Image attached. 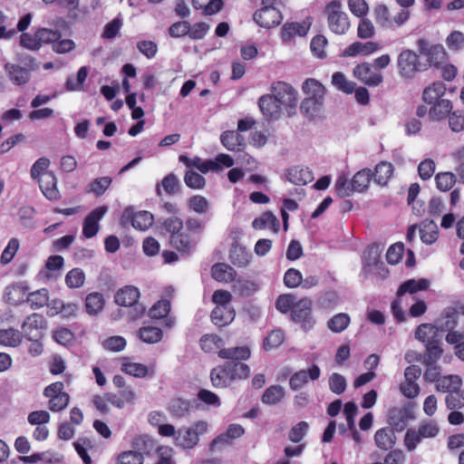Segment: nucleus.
Listing matches in <instances>:
<instances>
[{"instance_id":"nucleus-1","label":"nucleus","mask_w":464,"mask_h":464,"mask_svg":"<svg viewBox=\"0 0 464 464\" xmlns=\"http://www.w3.org/2000/svg\"><path fill=\"white\" fill-rule=\"evenodd\" d=\"M271 96L279 102L288 117H292L295 114L296 102H297V92L294 87L285 82H274L271 87Z\"/></svg>"},{"instance_id":"nucleus-2","label":"nucleus","mask_w":464,"mask_h":464,"mask_svg":"<svg viewBox=\"0 0 464 464\" xmlns=\"http://www.w3.org/2000/svg\"><path fill=\"white\" fill-rule=\"evenodd\" d=\"M341 9L342 3L338 0L329 2L324 8L328 27L335 34H346L351 25L347 14Z\"/></svg>"},{"instance_id":"nucleus-3","label":"nucleus","mask_w":464,"mask_h":464,"mask_svg":"<svg viewBox=\"0 0 464 464\" xmlns=\"http://www.w3.org/2000/svg\"><path fill=\"white\" fill-rule=\"evenodd\" d=\"M400 75L404 79H412L417 72L428 69L426 63H422L415 52L405 49L401 52L397 59Z\"/></svg>"},{"instance_id":"nucleus-4","label":"nucleus","mask_w":464,"mask_h":464,"mask_svg":"<svg viewBox=\"0 0 464 464\" xmlns=\"http://www.w3.org/2000/svg\"><path fill=\"white\" fill-rule=\"evenodd\" d=\"M140 291L136 286L125 285L119 289L114 296V301L121 306H133L130 317L132 319L140 318L145 313V306L138 303Z\"/></svg>"},{"instance_id":"nucleus-5","label":"nucleus","mask_w":464,"mask_h":464,"mask_svg":"<svg viewBox=\"0 0 464 464\" xmlns=\"http://www.w3.org/2000/svg\"><path fill=\"white\" fill-rule=\"evenodd\" d=\"M208 422L198 420L188 429H180L177 431L175 444L183 449H193L199 440V436L208 431Z\"/></svg>"},{"instance_id":"nucleus-6","label":"nucleus","mask_w":464,"mask_h":464,"mask_svg":"<svg viewBox=\"0 0 464 464\" xmlns=\"http://www.w3.org/2000/svg\"><path fill=\"white\" fill-rule=\"evenodd\" d=\"M313 302L310 298L304 297L297 301L291 313L292 320L299 324L304 331H309L315 324V318L312 313Z\"/></svg>"},{"instance_id":"nucleus-7","label":"nucleus","mask_w":464,"mask_h":464,"mask_svg":"<svg viewBox=\"0 0 464 464\" xmlns=\"http://www.w3.org/2000/svg\"><path fill=\"white\" fill-rule=\"evenodd\" d=\"M419 52L427 57L428 68L431 65L439 67L446 58V53L441 44H430L425 39L417 41Z\"/></svg>"},{"instance_id":"nucleus-8","label":"nucleus","mask_w":464,"mask_h":464,"mask_svg":"<svg viewBox=\"0 0 464 464\" xmlns=\"http://www.w3.org/2000/svg\"><path fill=\"white\" fill-rule=\"evenodd\" d=\"M253 19L260 27L270 29L279 25L283 16L276 7H261L255 12Z\"/></svg>"},{"instance_id":"nucleus-9","label":"nucleus","mask_w":464,"mask_h":464,"mask_svg":"<svg viewBox=\"0 0 464 464\" xmlns=\"http://www.w3.org/2000/svg\"><path fill=\"white\" fill-rule=\"evenodd\" d=\"M257 104L266 121L279 120L283 111H285L284 107L270 93L262 95L258 99Z\"/></svg>"},{"instance_id":"nucleus-10","label":"nucleus","mask_w":464,"mask_h":464,"mask_svg":"<svg viewBox=\"0 0 464 464\" xmlns=\"http://www.w3.org/2000/svg\"><path fill=\"white\" fill-rule=\"evenodd\" d=\"M353 74L369 87H376L383 81L382 75L380 72H374L372 65L368 63L357 64L353 70Z\"/></svg>"},{"instance_id":"nucleus-11","label":"nucleus","mask_w":464,"mask_h":464,"mask_svg":"<svg viewBox=\"0 0 464 464\" xmlns=\"http://www.w3.org/2000/svg\"><path fill=\"white\" fill-rule=\"evenodd\" d=\"M107 211L108 208L106 206L99 207L91 211L84 218L82 234L86 238H92L97 235L100 228L99 221Z\"/></svg>"},{"instance_id":"nucleus-12","label":"nucleus","mask_w":464,"mask_h":464,"mask_svg":"<svg viewBox=\"0 0 464 464\" xmlns=\"http://www.w3.org/2000/svg\"><path fill=\"white\" fill-rule=\"evenodd\" d=\"M198 402L196 399L185 400L182 398H173L169 403V412L176 419L188 417L191 411L198 408Z\"/></svg>"},{"instance_id":"nucleus-13","label":"nucleus","mask_w":464,"mask_h":464,"mask_svg":"<svg viewBox=\"0 0 464 464\" xmlns=\"http://www.w3.org/2000/svg\"><path fill=\"white\" fill-rule=\"evenodd\" d=\"M412 418V412L405 407L392 408L388 412L390 428L399 432L405 430L409 420Z\"/></svg>"},{"instance_id":"nucleus-14","label":"nucleus","mask_w":464,"mask_h":464,"mask_svg":"<svg viewBox=\"0 0 464 464\" xmlns=\"http://www.w3.org/2000/svg\"><path fill=\"white\" fill-rule=\"evenodd\" d=\"M320 374L321 370L319 366L314 363L307 369V371L301 370L295 372L289 380V386L292 390L296 391L302 388L305 383H307L308 380H318Z\"/></svg>"},{"instance_id":"nucleus-15","label":"nucleus","mask_w":464,"mask_h":464,"mask_svg":"<svg viewBox=\"0 0 464 464\" xmlns=\"http://www.w3.org/2000/svg\"><path fill=\"white\" fill-rule=\"evenodd\" d=\"M38 183L44 196L50 201H56L61 198V193L57 188V179L53 172H45Z\"/></svg>"},{"instance_id":"nucleus-16","label":"nucleus","mask_w":464,"mask_h":464,"mask_svg":"<svg viewBox=\"0 0 464 464\" xmlns=\"http://www.w3.org/2000/svg\"><path fill=\"white\" fill-rule=\"evenodd\" d=\"M9 81L15 85H24L30 81L31 72L28 69L17 64L6 63L4 66Z\"/></svg>"},{"instance_id":"nucleus-17","label":"nucleus","mask_w":464,"mask_h":464,"mask_svg":"<svg viewBox=\"0 0 464 464\" xmlns=\"http://www.w3.org/2000/svg\"><path fill=\"white\" fill-rule=\"evenodd\" d=\"M170 245L182 256H189L195 250L197 241L192 239L188 234L180 232L178 235L170 236Z\"/></svg>"},{"instance_id":"nucleus-18","label":"nucleus","mask_w":464,"mask_h":464,"mask_svg":"<svg viewBox=\"0 0 464 464\" xmlns=\"http://www.w3.org/2000/svg\"><path fill=\"white\" fill-rule=\"evenodd\" d=\"M286 179L295 185L304 186L314 179V175L307 167L294 166L287 169Z\"/></svg>"},{"instance_id":"nucleus-19","label":"nucleus","mask_w":464,"mask_h":464,"mask_svg":"<svg viewBox=\"0 0 464 464\" xmlns=\"http://www.w3.org/2000/svg\"><path fill=\"white\" fill-rule=\"evenodd\" d=\"M381 49V45L375 42H354L350 44L343 53V57H353L358 54L369 55Z\"/></svg>"},{"instance_id":"nucleus-20","label":"nucleus","mask_w":464,"mask_h":464,"mask_svg":"<svg viewBox=\"0 0 464 464\" xmlns=\"http://www.w3.org/2000/svg\"><path fill=\"white\" fill-rule=\"evenodd\" d=\"M43 324V317L38 314H33L22 324V335L24 334L27 339L40 338Z\"/></svg>"},{"instance_id":"nucleus-21","label":"nucleus","mask_w":464,"mask_h":464,"mask_svg":"<svg viewBox=\"0 0 464 464\" xmlns=\"http://www.w3.org/2000/svg\"><path fill=\"white\" fill-rule=\"evenodd\" d=\"M458 310L455 307L449 306L443 310L435 325L442 333L454 330L458 325Z\"/></svg>"},{"instance_id":"nucleus-22","label":"nucleus","mask_w":464,"mask_h":464,"mask_svg":"<svg viewBox=\"0 0 464 464\" xmlns=\"http://www.w3.org/2000/svg\"><path fill=\"white\" fill-rule=\"evenodd\" d=\"M219 358L227 362H243L250 358L251 352L247 346L222 348L218 352Z\"/></svg>"},{"instance_id":"nucleus-23","label":"nucleus","mask_w":464,"mask_h":464,"mask_svg":"<svg viewBox=\"0 0 464 464\" xmlns=\"http://www.w3.org/2000/svg\"><path fill=\"white\" fill-rule=\"evenodd\" d=\"M235 311L227 305H217L211 312V321L218 327H223L233 322Z\"/></svg>"},{"instance_id":"nucleus-24","label":"nucleus","mask_w":464,"mask_h":464,"mask_svg":"<svg viewBox=\"0 0 464 464\" xmlns=\"http://www.w3.org/2000/svg\"><path fill=\"white\" fill-rule=\"evenodd\" d=\"M311 23H286L281 30V36L284 41H289L295 35L305 36L310 29Z\"/></svg>"},{"instance_id":"nucleus-25","label":"nucleus","mask_w":464,"mask_h":464,"mask_svg":"<svg viewBox=\"0 0 464 464\" xmlns=\"http://www.w3.org/2000/svg\"><path fill=\"white\" fill-rule=\"evenodd\" d=\"M374 442L380 450H392L396 443L394 430L390 427L378 430L374 434Z\"/></svg>"},{"instance_id":"nucleus-26","label":"nucleus","mask_w":464,"mask_h":464,"mask_svg":"<svg viewBox=\"0 0 464 464\" xmlns=\"http://www.w3.org/2000/svg\"><path fill=\"white\" fill-rule=\"evenodd\" d=\"M438 326L431 324H421L415 330V338L424 344L433 340L441 339Z\"/></svg>"},{"instance_id":"nucleus-27","label":"nucleus","mask_w":464,"mask_h":464,"mask_svg":"<svg viewBox=\"0 0 464 464\" xmlns=\"http://www.w3.org/2000/svg\"><path fill=\"white\" fill-rule=\"evenodd\" d=\"M225 366L228 370L232 383L236 381L246 380L250 376V367L243 362H227Z\"/></svg>"},{"instance_id":"nucleus-28","label":"nucleus","mask_w":464,"mask_h":464,"mask_svg":"<svg viewBox=\"0 0 464 464\" xmlns=\"http://www.w3.org/2000/svg\"><path fill=\"white\" fill-rule=\"evenodd\" d=\"M209 377L211 384L217 389L227 388L232 384L225 363L214 367L210 371Z\"/></svg>"},{"instance_id":"nucleus-29","label":"nucleus","mask_w":464,"mask_h":464,"mask_svg":"<svg viewBox=\"0 0 464 464\" xmlns=\"http://www.w3.org/2000/svg\"><path fill=\"white\" fill-rule=\"evenodd\" d=\"M452 102L448 99H440L432 103L429 111V116L432 121H440L451 113Z\"/></svg>"},{"instance_id":"nucleus-30","label":"nucleus","mask_w":464,"mask_h":464,"mask_svg":"<svg viewBox=\"0 0 464 464\" xmlns=\"http://www.w3.org/2000/svg\"><path fill=\"white\" fill-rule=\"evenodd\" d=\"M252 255L251 253L242 245L234 244L229 252V259L231 263L238 267H243L250 263Z\"/></svg>"},{"instance_id":"nucleus-31","label":"nucleus","mask_w":464,"mask_h":464,"mask_svg":"<svg viewBox=\"0 0 464 464\" xmlns=\"http://www.w3.org/2000/svg\"><path fill=\"white\" fill-rule=\"evenodd\" d=\"M302 90L306 98L317 99L324 101L325 89L324 85L315 79H306L302 85Z\"/></svg>"},{"instance_id":"nucleus-32","label":"nucleus","mask_w":464,"mask_h":464,"mask_svg":"<svg viewBox=\"0 0 464 464\" xmlns=\"http://www.w3.org/2000/svg\"><path fill=\"white\" fill-rule=\"evenodd\" d=\"M372 176V171L367 168L357 171L351 179V186L354 192H364L368 188Z\"/></svg>"},{"instance_id":"nucleus-33","label":"nucleus","mask_w":464,"mask_h":464,"mask_svg":"<svg viewBox=\"0 0 464 464\" xmlns=\"http://www.w3.org/2000/svg\"><path fill=\"white\" fill-rule=\"evenodd\" d=\"M439 229L433 220H425L420 227V236L421 241L426 245H431L437 241Z\"/></svg>"},{"instance_id":"nucleus-34","label":"nucleus","mask_w":464,"mask_h":464,"mask_svg":"<svg viewBox=\"0 0 464 464\" xmlns=\"http://www.w3.org/2000/svg\"><path fill=\"white\" fill-rule=\"evenodd\" d=\"M105 305V299L102 293L92 292L85 298V309L87 314L96 315L102 312Z\"/></svg>"},{"instance_id":"nucleus-35","label":"nucleus","mask_w":464,"mask_h":464,"mask_svg":"<svg viewBox=\"0 0 464 464\" xmlns=\"http://www.w3.org/2000/svg\"><path fill=\"white\" fill-rule=\"evenodd\" d=\"M446 85L442 82H435L431 85L426 87L422 93V99L425 102L432 104L440 101L445 94Z\"/></svg>"},{"instance_id":"nucleus-36","label":"nucleus","mask_w":464,"mask_h":464,"mask_svg":"<svg viewBox=\"0 0 464 464\" xmlns=\"http://www.w3.org/2000/svg\"><path fill=\"white\" fill-rule=\"evenodd\" d=\"M372 173L374 181L378 185L385 186L393 173V166L390 162L381 161L376 165Z\"/></svg>"},{"instance_id":"nucleus-37","label":"nucleus","mask_w":464,"mask_h":464,"mask_svg":"<svg viewBox=\"0 0 464 464\" xmlns=\"http://www.w3.org/2000/svg\"><path fill=\"white\" fill-rule=\"evenodd\" d=\"M461 379L458 375H447L442 376L437 380L436 389L441 392H447L448 394L459 390L461 386Z\"/></svg>"},{"instance_id":"nucleus-38","label":"nucleus","mask_w":464,"mask_h":464,"mask_svg":"<svg viewBox=\"0 0 464 464\" xmlns=\"http://www.w3.org/2000/svg\"><path fill=\"white\" fill-rule=\"evenodd\" d=\"M430 283L427 279H409L401 284L397 291V295L401 296L406 293L415 294L418 291L428 289Z\"/></svg>"},{"instance_id":"nucleus-39","label":"nucleus","mask_w":464,"mask_h":464,"mask_svg":"<svg viewBox=\"0 0 464 464\" xmlns=\"http://www.w3.org/2000/svg\"><path fill=\"white\" fill-rule=\"evenodd\" d=\"M426 353L423 359L424 364H435L442 355L441 339L433 340L425 344Z\"/></svg>"},{"instance_id":"nucleus-40","label":"nucleus","mask_w":464,"mask_h":464,"mask_svg":"<svg viewBox=\"0 0 464 464\" xmlns=\"http://www.w3.org/2000/svg\"><path fill=\"white\" fill-rule=\"evenodd\" d=\"M235 274V270L225 263L215 264L211 268L212 277L218 282L232 281Z\"/></svg>"},{"instance_id":"nucleus-41","label":"nucleus","mask_w":464,"mask_h":464,"mask_svg":"<svg viewBox=\"0 0 464 464\" xmlns=\"http://www.w3.org/2000/svg\"><path fill=\"white\" fill-rule=\"evenodd\" d=\"M35 213V208L31 206H24L18 209V218L23 227L30 230L36 227V222L34 220Z\"/></svg>"},{"instance_id":"nucleus-42","label":"nucleus","mask_w":464,"mask_h":464,"mask_svg":"<svg viewBox=\"0 0 464 464\" xmlns=\"http://www.w3.org/2000/svg\"><path fill=\"white\" fill-rule=\"evenodd\" d=\"M49 299V292L46 288H41L34 292H32L27 296V303L30 304L31 308L34 310H37L39 308L44 307V305H50L48 304Z\"/></svg>"},{"instance_id":"nucleus-43","label":"nucleus","mask_w":464,"mask_h":464,"mask_svg":"<svg viewBox=\"0 0 464 464\" xmlns=\"http://www.w3.org/2000/svg\"><path fill=\"white\" fill-rule=\"evenodd\" d=\"M163 336L160 328L155 326H143L139 330L140 339L146 343H157Z\"/></svg>"},{"instance_id":"nucleus-44","label":"nucleus","mask_w":464,"mask_h":464,"mask_svg":"<svg viewBox=\"0 0 464 464\" xmlns=\"http://www.w3.org/2000/svg\"><path fill=\"white\" fill-rule=\"evenodd\" d=\"M324 101L311 98H304L300 105L301 112L309 119H313L320 111Z\"/></svg>"},{"instance_id":"nucleus-45","label":"nucleus","mask_w":464,"mask_h":464,"mask_svg":"<svg viewBox=\"0 0 464 464\" xmlns=\"http://www.w3.org/2000/svg\"><path fill=\"white\" fill-rule=\"evenodd\" d=\"M153 223V215L149 211H139L131 215V226L139 230L148 229Z\"/></svg>"},{"instance_id":"nucleus-46","label":"nucleus","mask_w":464,"mask_h":464,"mask_svg":"<svg viewBox=\"0 0 464 464\" xmlns=\"http://www.w3.org/2000/svg\"><path fill=\"white\" fill-rule=\"evenodd\" d=\"M285 396V390L280 385H272L266 389L262 395V402L274 405L281 401Z\"/></svg>"},{"instance_id":"nucleus-47","label":"nucleus","mask_w":464,"mask_h":464,"mask_svg":"<svg viewBox=\"0 0 464 464\" xmlns=\"http://www.w3.org/2000/svg\"><path fill=\"white\" fill-rule=\"evenodd\" d=\"M22 334L14 328L0 330V344L16 347L22 342Z\"/></svg>"},{"instance_id":"nucleus-48","label":"nucleus","mask_w":464,"mask_h":464,"mask_svg":"<svg viewBox=\"0 0 464 464\" xmlns=\"http://www.w3.org/2000/svg\"><path fill=\"white\" fill-rule=\"evenodd\" d=\"M332 83L339 91L351 94L356 86L355 82L349 81L341 72H336L332 75Z\"/></svg>"},{"instance_id":"nucleus-49","label":"nucleus","mask_w":464,"mask_h":464,"mask_svg":"<svg viewBox=\"0 0 464 464\" xmlns=\"http://www.w3.org/2000/svg\"><path fill=\"white\" fill-rule=\"evenodd\" d=\"M436 187L442 192H447L452 188L456 183V175L452 172H439L435 176Z\"/></svg>"},{"instance_id":"nucleus-50","label":"nucleus","mask_w":464,"mask_h":464,"mask_svg":"<svg viewBox=\"0 0 464 464\" xmlns=\"http://www.w3.org/2000/svg\"><path fill=\"white\" fill-rule=\"evenodd\" d=\"M223 339L216 334H205L199 340L200 348L205 353H211L216 349H222Z\"/></svg>"},{"instance_id":"nucleus-51","label":"nucleus","mask_w":464,"mask_h":464,"mask_svg":"<svg viewBox=\"0 0 464 464\" xmlns=\"http://www.w3.org/2000/svg\"><path fill=\"white\" fill-rule=\"evenodd\" d=\"M349 324L350 316L345 313H340L328 321L327 326L334 333H341L348 327Z\"/></svg>"},{"instance_id":"nucleus-52","label":"nucleus","mask_w":464,"mask_h":464,"mask_svg":"<svg viewBox=\"0 0 464 464\" xmlns=\"http://www.w3.org/2000/svg\"><path fill=\"white\" fill-rule=\"evenodd\" d=\"M297 303L296 297L293 294L280 295L276 300V308L282 314L292 313L293 307Z\"/></svg>"},{"instance_id":"nucleus-53","label":"nucleus","mask_w":464,"mask_h":464,"mask_svg":"<svg viewBox=\"0 0 464 464\" xmlns=\"http://www.w3.org/2000/svg\"><path fill=\"white\" fill-rule=\"evenodd\" d=\"M376 23L384 28H393V22L390 17V12L385 5H379L374 9Z\"/></svg>"},{"instance_id":"nucleus-54","label":"nucleus","mask_w":464,"mask_h":464,"mask_svg":"<svg viewBox=\"0 0 464 464\" xmlns=\"http://www.w3.org/2000/svg\"><path fill=\"white\" fill-rule=\"evenodd\" d=\"M328 384L330 391L337 395L343 394L347 387L345 377L338 372H334L330 375Z\"/></svg>"},{"instance_id":"nucleus-55","label":"nucleus","mask_w":464,"mask_h":464,"mask_svg":"<svg viewBox=\"0 0 464 464\" xmlns=\"http://www.w3.org/2000/svg\"><path fill=\"white\" fill-rule=\"evenodd\" d=\"M161 186L169 195H176L180 193L181 184L178 177L174 173L168 174L162 180Z\"/></svg>"},{"instance_id":"nucleus-56","label":"nucleus","mask_w":464,"mask_h":464,"mask_svg":"<svg viewBox=\"0 0 464 464\" xmlns=\"http://www.w3.org/2000/svg\"><path fill=\"white\" fill-rule=\"evenodd\" d=\"M85 281V275L81 268L70 270L65 276V283L70 288H79Z\"/></svg>"},{"instance_id":"nucleus-57","label":"nucleus","mask_w":464,"mask_h":464,"mask_svg":"<svg viewBox=\"0 0 464 464\" xmlns=\"http://www.w3.org/2000/svg\"><path fill=\"white\" fill-rule=\"evenodd\" d=\"M184 182L189 188L193 189H201L206 185L205 178L193 170H187L185 172Z\"/></svg>"},{"instance_id":"nucleus-58","label":"nucleus","mask_w":464,"mask_h":464,"mask_svg":"<svg viewBox=\"0 0 464 464\" xmlns=\"http://www.w3.org/2000/svg\"><path fill=\"white\" fill-rule=\"evenodd\" d=\"M383 250L382 244H372L364 252V259L368 266H378L381 261V255Z\"/></svg>"},{"instance_id":"nucleus-59","label":"nucleus","mask_w":464,"mask_h":464,"mask_svg":"<svg viewBox=\"0 0 464 464\" xmlns=\"http://www.w3.org/2000/svg\"><path fill=\"white\" fill-rule=\"evenodd\" d=\"M308 429L309 424L306 421H299L290 429L288 432V440L294 443L300 442L306 435Z\"/></svg>"},{"instance_id":"nucleus-60","label":"nucleus","mask_w":464,"mask_h":464,"mask_svg":"<svg viewBox=\"0 0 464 464\" xmlns=\"http://www.w3.org/2000/svg\"><path fill=\"white\" fill-rule=\"evenodd\" d=\"M170 311V303L162 299L153 304L149 311V316L152 319H160L168 315Z\"/></svg>"},{"instance_id":"nucleus-61","label":"nucleus","mask_w":464,"mask_h":464,"mask_svg":"<svg viewBox=\"0 0 464 464\" xmlns=\"http://www.w3.org/2000/svg\"><path fill=\"white\" fill-rule=\"evenodd\" d=\"M121 371L137 378H143L149 372L148 367L146 365L137 362L123 363L121 365Z\"/></svg>"},{"instance_id":"nucleus-62","label":"nucleus","mask_w":464,"mask_h":464,"mask_svg":"<svg viewBox=\"0 0 464 464\" xmlns=\"http://www.w3.org/2000/svg\"><path fill=\"white\" fill-rule=\"evenodd\" d=\"M334 188L336 194L340 198L350 197L354 192L353 186H351V180H349L345 176H340L337 178Z\"/></svg>"},{"instance_id":"nucleus-63","label":"nucleus","mask_w":464,"mask_h":464,"mask_svg":"<svg viewBox=\"0 0 464 464\" xmlns=\"http://www.w3.org/2000/svg\"><path fill=\"white\" fill-rule=\"evenodd\" d=\"M448 118L450 129L453 132L464 130V112L462 111H451Z\"/></svg>"},{"instance_id":"nucleus-64","label":"nucleus","mask_w":464,"mask_h":464,"mask_svg":"<svg viewBox=\"0 0 464 464\" xmlns=\"http://www.w3.org/2000/svg\"><path fill=\"white\" fill-rule=\"evenodd\" d=\"M143 455L140 452L135 450H128L122 452L119 458V464H142Z\"/></svg>"}]
</instances>
